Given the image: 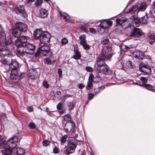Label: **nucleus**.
<instances>
[{"label":"nucleus","mask_w":155,"mask_h":155,"mask_svg":"<svg viewBox=\"0 0 155 155\" xmlns=\"http://www.w3.org/2000/svg\"><path fill=\"white\" fill-rule=\"evenodd\" d=\"M3 48L1 50L2 53H0V58H2L1 62L2 64H6L8 66L9 71H11L10 78L12 81V82L16 84L20 80L23 78L25 75L24 74L18 72L17 69L18 67L17 62L12 59V55L10 52L9 49L4 51Z\"/></svg>","instance_id":"1"},{"label":"nucleus","mask_w":155,"mask_h":155,"mask_svg":"<svg viewBox=\"0 0 155 155\" xmlns=\"http://www.w3.org/2000/svg\"><path fill=\"white\" fill-rule=\"evenodd\" d=\"M18 48V53L23 56L25 53L32 55L34 53L35 46L32 44L27 42L23 46Z\"/></svg>","instance_id":"2"},{"label":"nucleus","mask_w":155,"mask_h":155,"mask_svg":"<svg viewBox=\"0 0 155 155\" xmlns=\"http://www.w3.org/2000/svg\"><path fill=\"white\" fill-rule=\"evenodd\" d=\"M28 28L26 24L21 22H17L15 25V27L12 29V33L15 37L20 36L22 32L26 31Z\"/></svg>","instance_id":"3"},{"label":"nucleus","mask_w":155,"mask_h":155,"mask_svg":"<svg viewBox=\"0 0 155 155\" xmlns=\"http://www.w3.org/2000/svg\"><path fill=\"white\" fill-rule=\"evenodd\" d=\"M50 47L46 44L41 45L38 48V50L35 54L36 57H38L39 55L43 56H46L50 55Z\"/></svg>","instance_id":"4"},{"label":"nucleus","mask_w":155,"mask_h":155,"mask_svg":"<svg viewBox=\"0 0 155 155\" xmlns=\"http://www.w3.org/2000/svg\"><path fill=\"white\" fill-rule=\"evenodd\" d=\"M18 137L14 136L8 139L7 141L4 140L3 136L0 135V145H9L11 144H15L18 141Z\"/></svg>","instance_id":"5"},{"label":"nucleus","mask_w":155,"mask_h":155,"mask_svg":"<svg viewBox=\"0 0 155 155\" xmlns=\"http://www.w3.org/2000/svg\"><path fill=\"white\" fill-rule=\"evenodd\" d=\"M111 48L110 47L108 46H104L102 48L101 55L102 56L103 58H106L108 59L112 56L111 53Z\"/></svg>","instance_id":"6"},{"label":"nucleus","mask_w":155,"mask_h":155,"mask_svg":"<svg viewBox=\"0 0 155 155\" xmlns=\"http://www.w3.org/2000/svg\"><path fill=\"white\" fill-rule=\"evenodd\" d=\"M15 42V44L17 47V51L18 48H21L22 46H23L27 42V38L26 36H19Z\"/></svg>","instance_id":"7"},{"label":"nucleus","mask_w":155,"mask_h":155,"mask_svg":"<svg viewBox=\"0 0 155 155\" xmlns=\"http://www.w3.org/2000/svg\"><path fill=\"white\" fill-rule=\"evenodd\" d=\"M51 37V35L48 32L43 31L39 39L40 42L43 44H46L49 41Z\"/></svg>","instance_id":"8"},{"label":"nucleus","mask_w":155,"mask_h":155,"mask_svg":"<svg viewBox=\"0 0 155 155\" xmlns=\"http://www.w3.org/2000/svg\"><path fill=\"white\" fill-rule=\"evenodd\" d=\"M13 148V147L10 146H0V149H2L1 151L2 155H12V153H14Z\"/></svg>","instance_id":"9"},{"label":"nucleus","mask_w":155,"mask_h":155,"mask_svg":"<svg viewBox=\"0 0 155 155\" xmlns=\"http://www.w3.org/2000/svg\"><path fill=\"white\" fill-rule=\"evenodd\" d=\"M14 11L17 14L26 18L27 16V13L23 5H19L14 8Z\"/></svg>","instance_id":"10"},{"label":"nucleus","mask_w":155,"mask_h":155,"mask_svg":"<svg viewBox=\"0 0 155 155\" xmlns=\"http://www.w3.org/2000/svg\"><path fill=\"white\" fill-rule=\"evenodd\" d=\"M142 34V32L141 30L138 28L134 27L131 29L130 35L131 37L137 38L141 37Z\"/></svg>","instance_id":"11"},{"label":"nucleus","mask_w":155,"mask_h":155,"mask_svg":"<svg viewBox=\"0 0 155 155\" xmlns=\"http://www.w3.org/2000/svg\"><path fill=\"white\" fill-rule=\"evenodd\" d=\"M97 83L98 81L95 80L94 77L92 74H91L89 77L87 84L86 86V88L87 90L91 89L93 87L92 83Z\"/></svg>","instance_id":"12"},{"label":"nucleus","mask_w":155,"mask_h":155,"mask_svg":"<svg viewBox=\"0 0 155 155\" xmlns=\"http://www.w3.org/2000/svg\"><path fill=\"white\" fill-rule=\"evenodd\" d=\"M99 70L102 73L105 75H110L112 73L109 66L107 64H104L101 67H100Z\"/></svg>","instance_id":"13"},{"label":"nucleus","mask_w":155,"mask_h":155,"mask_svg":"<svg viewBox=\"0 0 155 155\" xmlns=\"http://www.w3.org/2000/svg\"><path fill=\"white\" fill-rule=\"evenodd\" d=\"M107 59L106 58H103L102 56L101 55L97 59L96 62L97 65L99 67H101L102 66L104 65V64H105L104 62V60Z\"/></svg>","instance_id":"14"},{"label":"nucleus","mask_w":155,"mask_h":155,"mask_svg":"<svg viewBox=\"0 0 155 155\" xmlns=\"http://www.w3.org/2000/svg\"><path fill=\"white\" fill-rule=\"evenodd\" d=\"M13 150L14 153H16L17 155H22L25 153V150L20 147H18V146H15L13 148Z\"/></svg>","instance_id":"15"},{"label":"nucleus","mask_w":155,"mask_h":155,"mask_svg":"<svg viewBox=\"0 0 155 155\" xmlns=\"http://www.w3.org/2000/svg\"><path fill=\"white\" fill-rule=\"evenodd\" d=\"M48 15V11L43 8L41 9L39 11L38 16L41 18H44L47 17Z\"/></svg>","instance_id":"16"},{"label":"nucleus","mask_w":155,"mask_h":155,"mask_svg":"<svg viewBox=\"0 0 155 155\" xmlns=\"http://www.w3.org/2000/svg\"><path fill=\"white\" fill-rule=\"evenodd\" d=\"M76 146H68L65 152V154L69 155L71 153H74L75 151V148Z\"/></svg>","instance_id":"17"},{"label":"nucleus","mask_w":155,"mask_h":155,"mask_svg":"<svg viewBox=\"0 0 155 155\" xmlns=\"http://www.w3.org/2000/svg\"><path fill=\"white\" fill-rule=\"evenodd\" d=\"M43 32L39 29H37L35 30L33 33V36L35 39H40L41 36Z\"/></svg>","instance_id":"18"},{"label":"nucleus","mask_w":155,"mask_h":155,"mask_svg":"<svg viewBox=\"0 0 155 155\" xmlns=\"http://www.w3.org/2000/svg\"><path fill=\"white\" fill-rule=\"evenodd\" d=\"M140 11V10L139 9V7H138L137 5H136L133 6V7L129 10V12L130 14H132L134 13L137 14Z\"/></svg>","instance_id":"19"},{"label":"nucleus","mask_w":155,"mask_h":155,"mask_svg":"<svg viewBox=\"0 0 155 155\" xmlns=\"http://www.w3.org/2000/svg\"><path fill=\"white\" fill-rule=\"evenodd\" d=\"M139 85L152 91H154L155 90V87L150 84H139Z\"/></svg>","instance_id":"20"},{"label":"nucleus","mask_w":155,"mask_h":155,"mask_svg":"<svg viewBox=\"0 0 155 155\" xmlns=\"http://www.w3.org/2000/svg\"><path fill=\"white\" fill-rule=\"evenodd\" d=\"M68 143L71 145H78L77 143L78 141L75 140L74 138L72 137H69L68 140Z\"/></svg>","instance_id":"21"},{"label":"nucleus","mask_w":155,"mask_h":155,"mask_svg":"<svg viewBox=\"0 0 155 155\" xmlns=\"http://www.w3.org/2000/svg\"><path fill=\"white\" fill-rule=\"evenodd\" d=\"M102 22L98 25L97 31L100 34H102L104 33L105 30V27L103 25H101Z\"/></svg>","instance_id":"22"},{"label":"nucleus","mask_w":155,"mask_h":155,"mask_svg":"<svg viewBox=\"0 0 155 155\" xmlns=\"http://www.w3.org/2000/svg\"><path fill=\"white\" fill-rule=\"evenodd\" d=\"M37 75L36 72L33 71L32 72L30 73L28 75V78L29 79L34 80L37 78Z\"/></svg>","instance_id":"23"},{"label":"nucleus","mask_w":155,"mask_h":155,"mask_svg":"<svg viewBox=\"0 0 155 155\" xmlns=\"http://www.w3.org/2000/svg\"><path fill=\"white\" fill-rule=\"evenodd\" d=\"M79 39L80 40V43L81 45L87 43L86 40V37L84 35H82L79 36Z\"/></svg>","instance_id":"24"},{"label":"nucleus","mask_w":155,"mask_h":155,"mask_svg":"<svg viewBox=\"0 0 155 155\" xmlns=\"http://www.w3.org/2000/svg\"><path fill=\"white\" fill-rule=\"evenodd\" d=\"M147 7L146 3L143 2L140 5L139 7V9L140 11H144L146 9Z\"/></svg>","instance_id":"25"},{"label":"nucleus","mask_w":155,"mask_h":155,"mask_svg":"<svg viewBox=\"0 0 155 155\" xmlns=\"http://www.w3.org/2000/svg\"><path fill=\"white\" fill-rule=\"evenodd\" d=\"M148 16L147 15L142 17L140 20V22L143 24L146 23L148 21Z\"/></svg>","instance_id":"26"},{"label":"nucleus","mask_w":155,"mask_h":155,"mask_svg":"<svg viewBox=\"0 0 155 155\" xmlns=\"http://www.w3.org/2000/svg\"><path fill=\"white\" fill-rule=\"evenodd\" d=\"M4 39V42L5 45H8L11 44L12 42V40L10 36H7Z\"/></svg>","instance_id":"27"},{"label":"nucleus","mask_w":155,"mask_h":155,"mask_svg":"<svg viewBox=\"0 0 155 155\" xmlns=\"http://www.w3.org/2000/svg\"><path fill=\"white\" fill-rule=\"evenodd\" d=\"M127 19L124 18H122L121 19H117L116 21L117 23L119 25H121L124 22L126 21Z\"/></svg>","instance_id":"28"},{"label":"nucleus","mask_w":155,"mask_h":155,"mask_svg":"<svg viewBox=\"0 0 155 155\" xmlns=\"http://www.w3.org/2000/svg\"><path fill=\"white\" fill-rule=\"evenodd\" d=\"M60 16L65 21H68L70 20V17L67 14L61 12H60Z\"/></svg>","instance_id":"29"},{"label":"nucleus","mask_w":155,"mask_h":155,"mask_svg":"<svg viewBox=\"0 0 155 155\" xmlns=\"http://www.w3.org/2000/svg\"><path fill=\"white\" fill-rule=\"evenodd\" d=\"M105 88L104 86H102L100 87H98L96 88H95L94 89V93H95V94L96 93L98 92H99Z\"/></svg>","instance_id":"30"},{"label":"nucleus","mask_w":155,"mask_h":155,"mask_svg":"<svg viewBox=\"0 0 155 155\" xmlns=\"http://www.w3.org/2000/svg\"><path fill=\"white\" fill-rule=\"evenodd\" d=\"M79 27L82 31H83L84 32L87 33L88 31V30L86 27L85 25L82 24H80L79 25Z\"/></svg>","instance_id":"31"},{"label":"nucleus","mask_w":155,"mask_h":155,"mask_svg":"<svg viewBox=\"0 0 155 155\" xmlns=\"http://www.w3.org/2000/svg\"><path fill=\"white\" fill-rule=\"evenodd\" d=\"M74 104L73 102L69 103L68 105V107L69 109V112H71L72 110H73L74 107Z\"/></svg>","instance_id":"32"},{"label":"nucleus","mask_w":155,"mask_h":155,"mask_svg":"<svg viewBox=\"0 0 155 155\" xmlns=\"http://www.w3.org/2000/svg\"><path fill=\"white\" fill-rule=\"evenodd\" d=\"M69 123L70 124L71 128V130L69 131V132H73L74 131V129L75 127V125L74 122L71 121H70Z\"/></svg>","instance_id":"33"},{"label":"nucleus","mask_w":155,"mask_h":155,"mask_svg":"<svg viewBox=\"0 0 155 155\" xmlns=\"http://www.w3.org/2000/svg\"><path fill=\"white\" fill-rule=\"evenodd\" d=\"M152 5L153 6V8L155 9V0L153 2L152 4ZM151 17L153 18L154 20L155 21V12H154L153 13H152L151 11H150L149 12Z\"/></svg>","instance_id":"34"},{"label":"nucleus","mask_w":155,"mask_h":155,"mask_svg":"<svg viewBox=\"0 0 155 155\" xmlns=\"http://www.w3.org/2000/svg\"><path fill=\"white\" fill-rule=\"evenodd\" d=\"M149 41L150 43H152L155 41V34L150 35L149 37Z\"/></svg>","instance_id":"35"},{"label":"nucleus","mask_w":155,"mask_h":155,"mask_svg":"<svg viewBox=\"0 0 155 155\" xmlns=\"http://www.w3.org/2000/svg\"><path fill=\"white\" fill-rule=\"evenodd\" d=\"M140 80L142 81V83H141V82H139L138 83H137V84L139 85V84H145L147 83V79L145 77H142L140 78Z\"/></svg>","instance_id":"36"},{"label":"nucleus","mask_w":155,"mask_h":155,"mask_svg":"<svg viewBox=\"0 0 155 155\" xmlns=\"http://www.w3.org/2000/svg\"><path fill=\"white\" fill-rule=\"evenodd\" d=\"M71 117L69 114H67L65 115L64 116V120L65 121H68L69 122L71 121Z\"/></svg>","instance_id":"37"},{"label":"nucleus","mask_w":155,"mask_h":155,"mask_svg":"<svg viewBox=\"0 0 155 155\" xmlns=\"http://www.w3.org/2000/svg\"><path fill=\"white\" fill-rule=\"evenodd\" d=\"M149 68H147V70H141V72L145 73L146 74H151V71L150 67V66H148Z\"/></svg>","instance_id":"38"},{"label":"nucleus","mask_w":155,"mask_h":155,"mask_svg":"<svg viewBox=\"0 0 155 155\" xmlns=\"http://www.w3.org/2000/svg\"><path fill=\"white\" fill-rule=\"evenodd\" d=\"M117 67L119 69H121L123 67V63L122 60H120L117 64Z\"/></svg>","instance_id":"39"},{"label":"nucleus","mask_w":155,"mask_h":155,"mask_svg":"<svg viewBox=\"0 0 155 155\" xmlns=\"http://www.w3.org/2000/svg\"><path fill=\"white\" fill-rule=\"evenodd\" d=\"M109 41V40L108 38H103L101 39V43L103 45H105L108 43Z\"/></svg>","instance_id":"40"},{"label":"nucleus","mask_w":155,"mask_h":155,"mask_svg":"<svg viewBox=\"0 0 155 155\" xmlns=\"http://www.w3.org/2000/svg\"><path fill=\"white\" fill-rule=\"evenodd\" d=\"M75 55H74L73 58L77 60L81 58V54L80 53H75Z\"/></svg>","instance_id":"41"},{"label":"nucleus","mask_w":155,"mask_h":155,"mask_svg":"<svg viewBox=\"0 0 155 155\" xmlns=\"http://www.w3.org/2000/svg\"><path fill=\"white\" fill-rule=\"evenodd\" d=\"M1 31H0V38H3V39L5 38L6 36L4 32L3 31L2 28L0 29Z\"/></svg>","instance_id":"42"},{"label":"nucleus","mask_w":155,"mask_h":155,"mask_svg":"<svg viewBox=\"0 0 155 155\" xmlns=\"http://www.w3.org/2000/svg\"><path fill=\"white\" fill-rule=\"evenodd\" d=\"M28 127L30 129H33L35 128L36 125L34 123L31 122L28 124Z\"/></svg>","instance_id":"43"},{"label":"nucleus","mask_w":155,"mask_h":155,"mask_svg":"<svg viewBox=\"0 0 155 155\" xmlns=\"http://www.w3.org/2000/svg\"><path fill=\"white\" fill-rule=\"evenodd\" d=\"M43 2L42 0H36L35 2V4L36 6H40Z\"/></svg>","instance_id":"44"},{"label":"nucleus","mask_w":155,"mask_h":155,"mask_svg":"<svg viewBox=\"0 0 155 155\" xmlns=\"http://www.w3.org/2000/svg\"><path fill=\"white\" fill-rule=\"evenodd\" d=\"M48 108H46L45 111L47 112V114L51 117L54 116V115L53 114V111H50L48 110Z\"/></svg>","instance_id":"45"},{"label":"nucleus","mask_w":155,"mask_h":155,"mask_svg":"<svg viewBox=\"0 0 155 155\" xmlns=\"http://www.w3.org/2000/svg\"><path fill=\"white\" fill-rule=\"evenodd\" d=\"M43 145H49L50 141L48 140H44L42 142Z\"/></svg>","instance_id":"46"},{"label":"nucleus","mask_w":155,"mask_h":155,"mask_svg":"<svg viewBox=\"0 0 155 155\" xmlns=\"http://www.w3.org/2000/svg\"><path fill=\"white\" fill-rule=\"evenodd\" d=\"M68 137V136L67 135H65L62 137L61 138V141L62 142L64 143L66 141V139Z\"/></svg>","instance_id":"47"},{"label":"nucleus","mask_w":155,"mask_h":155,"mask_svg":"<svg viewBox=\"0 0 155 155\" xmlns=\"http://www.w3.org/2000/svg\"><path fill=\"white\" fill-rule=\"evenodd\" d=\"M68 39L65 38H63L61 41V42L63 45L66 44L68 43Z\"/></svg>","instance_id":"48"},{"label":"nucleus","mask_w":155,"mask_h":155,"mask_svg":"<svg viewBox=\"0 0 155 155\" xmlns=\"http://www.w3.org/2000/svg\"><path fill=\"white\" fill-rule=\"evenodd\" d=\"M82 45L84 48L85 50H88L90 48V46L88 45L87 44V43Z\"/></svg>","instance_id":"49"},{"label":"nucleus","mask_w":155,"mask_h":155,"mask_svg":"<svg viewBox=\"0 0 155 155\" xmlns=\"http://www.w3.org/2000/svg\"><path fill=\"white\" fill-rule=\"evenodd\" d=\"M43 86L46 88H48L49 87V84L46 81H43Z\"/></svg>","instance_id":"50"},{"label":"nucleus","mask_w":155,"mask_h":155,"mask_svg":"<svg viewBox=\"0 0 155 155\" xmlns=\"http://www.w3.org/2000/svg\"><path fill=\"white\" fill-rule=\"evenodd\" d=\"M94 94V93H93V94H92V93L88 94V100H91L93 98Z\"/></svg>","instance_id":"51"},{"label":"nucleus","mask_w":155,"mask_h":155,"mask_svg":"<svg viewBox=\"0 0 155 155\" xmlns=\"http://www.w3.org/2000/svg\"><path fill=\"white\" fill-rule=\"evenodd\" d=\"M86 70L87 71L91 72L93 71V68L90 66H87L86 67Z\"/></svg>","instance_id":"52"},{"label":"nucleus","mask_w":155,"mask_h":155,"mask_svg":"<svg viewBox=\"0 0 155 155\" xmlns=\"http://www.w3.org/2000/svg\"><path fill=\"white\" fill-rule=\"evenodd\" d=\"M62 104L61 103H59L57 106V108L58 110H61L62 107Z\"/></svg>","instance_id":"53"},{"label":"nucleus","mask_w":155,"mask_h":155,"mask_svg":"<svg viewBox=\"0 0 155 155\" xmlns=\"http://www.w3.org/2000/svg\"><path fill=\"white\" fill-rule=\"evenodd\" d=\"M58 74L59 75V77L61 78L62 75V71L61 69L59 68L58 70Z\"/></svg>","instance_id":"54"},{"label":"nucleus","mask_w":155,"mask_h":155,"mask_svg":"<svg viewBox=\"0 0 155 155\" xmlns=\"http://www.w3.org/2000/svg\"><path fill=\"white\" fill-rule=\"evenodd\" d=\"M53 153L54 154H57L59 152V150L58 148L56 147H55L53 149Z\"/></svg>","instance_id":"55"},{"label":"nucleus","mask_w":155,"mask_h":155,"mask_svg":"<svg viewBox=\"0 0 155 155\" xmlns=\"http://www.w3.org/2000/svg\"><path fill=\"white\" fill-rule=\"evenodd\" d=\"M90 32L92 33V34H95L96 32L95 29L93 28H89Z\"/></svg>","instance_id":"56"},{"label":"nucleus","mask_w":155,"mask_h":155,"mask_svg":"<svg viewBox=\"0 0 155 155\" xmlns=\"http://www.w3.org/2000/svg\"><path fill=\"white\" fill-rule=\"evenodd\" d=\"M95 80L98 81V82L101 79V77L99 76H96L94 77Z\"/></svg>","instance_id":"57"},{"label":"nucleus","mask_w":155,"mask_h":155,"mask_svg":"<svg viewBox=\"0 0 155 155\" xmlns=\"http://www.w3.org/2000/svg\"><path fill=\"white\" fill-rule=\"evenodd\" d=\"M137 53V54H138L139 56H143L144 53L141 51H138Z\"/></svg>","instance_id":"58"},{"label":"nucleus","mask_w":155,"mask_h":155,"mask_svg":"<svg viewBox=\"0 0 155 155\" xmlns=\"http://www.w3.org/2000/svg\"><path fill=\"white\" fill-rule=\"evenodd\" d=\"M29 112H32L33 110V109L32 107L30 106L27 108Z\"/></svg>","instance_id":"59"},{"label":"nucleus","mask_w":155,"mask_h":155,"mask_svg":"<svg viewBox=\"0 0 155 155\" xmlns=\"http://www.w3.org/2000/svg\"><path fill=\"white\" fill-rule=\"evenodd\" d=\"M45 60L46 62L48 63V64H50L51 63V60L48 58H46L45 59Z\"/></svg>","instance_id":"60"},{"label":"nucleus","mask_w":155,"mask_h":155,"mask_svg":"<svg viewBox=\"0 0 155 155\" xmlns=\"http://www.w3.org/2000/svg\"><path fill=\"white\" fill-rule=\"evenodd\" d=\"M84 86H85L84 85H83L82 84H81L78 85V87L79 88L82 89L83 87H84Z\"/></svg>","instance_id":"61"},{"label":"nucleus","mask_w":155,"mask_h":155,"mask_svg":"<svg viewBox=\"0 0 155 155\" xmlns=\"http://www.w3.org/2000/svg\"><path fill=\"white\" fill-rule=\"evenodd\" d=\"M107 23L108 25L109 26H111L112 25V21H108Z\"/></svg>","instance_id":"62"},{"label":"nucleus","mask_w":155,"mask_h":155,"mask_svg":"<svg viewBox=\"0 0 155 155\" xmlns=\"http://www.w3.org/2000/svg\"><path fill=\"white\" fill-rule=\"evenodd\" d=\"M128 64H129V65H128V66H129V67H130L131 68H132V66L131 65L132 63H131V62L130 61H128Z\"/></svg>","instance_id":"63"},{"label":"nucleus","mask_w":155,"mask_h":155,"mask_svg":"<svg viewBox=\"0 0 155 155\" xmlns=\"http://www.w3.org/2000/svg\"><path fill=\"white\" fill-rule=\"evenodd\" d=\"M60 114H63L65 113V110H63L59 112Z\"/></svg>","instance_id":"64"}]
</instances>
